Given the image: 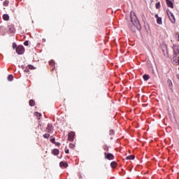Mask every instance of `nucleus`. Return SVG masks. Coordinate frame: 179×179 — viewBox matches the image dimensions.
<instances>
[{"label": "nucleus", "instance_id": "obj_14", "mask_svg": "<svg viewBox=\"0 0 179 179\" xmlns=\"http://www.w3.org/2000/svg\"><path fill=\"white\" fill-rule=\"evenodd\" d=\"M34 115L36 116V117H37L38 120H40V117H41V113H38V112H36V113H34Z\"/></svg>", "mask_w": 179, "mask_h": 179}, {"label": "nucleus", "instance_id": "obj_13", "mask_svg": "<svg viewBox=\"0 0 179 179\" xmlns=\"http://www.w3.org/2000/svg\"><path fill=\"white\" fill-rule=\"evenodd\" d=\"M144 80H149L150 76H149V75L148 74H145L143 76Z\"/></svg>", "mask_w": 179, "mask_h": 179}, {"label": "nucleus", "instance_id": "obj_2", "mask_svg": "<svg viewBox=\"0 0 179 179\" xmlns=\"http://www.w3.org/2000/svg\"><path fill=\"white\" fill-rule=\"evenodd\" d=\"M16 52L19 55H22V54L24 53V47L23 45H18L16 48Z\"/></svg>", "mask_w": 179, "mask_h": 179}, {"label": "nucleus", "instance_id": "obj_25", "mask_svg": "<svg viewBox=\"0 0 179 179\" xmlns=\"http://www.w3.org/2000/svg\"><path fill=\"white\" fill-rule=\"evenodd\" d=\"M24 45L27 46L29 45V41H26L24 43Z\"/></svg>", "mask_w": 179, "mask_h": 179}, {"label": "nucleus", "instance_id": "obj_34", "mask_svg": "<svg viewBox=\"0 0 179 179\" xmlns=\"http://www.w3.org/2000/svg\"><path fill=\"white\" fill-rule=\"evenodd\" d=\"M177 59V58L176 57V56H174L173 57V61H176Z\"/></svg>", "mask_w": 179, "mask_h": 179}, {"label": "nucleus", "instance_id": "obj_9", "mask_svg": "<svg viewBox=\"0 0 179 179\" xmlns=\"http://www.w3.org/2000/svg\"><path fill=\"white\" fill-rule=\"evenodd\" d=\"M60 167H66L68 166V163H65L64 162H61L59 164Z\"/></svg>", "mask_w": 179, "mask_h": 179}, {"label": "nucleus", "instance_id": "obj_31", "mask_svg": "<svg viewBox=\"0 0 179 179\" xmlns=\"http://www.w3.org/2000/svg\"><path fill=\"white\" fill-rule=\"evenodd\" d=\"M113 134H115L114 130H111V131H110V135H113Z\"/></svg>", "mask_w": 179, "mask_h": 179}, {"label": "nucleus", "instance_id": "obj_38", "mask_svg": "<svg viewBox=\"0 0 179 179\" xmlns=\"http://www.w3.org/2000/svg\"><path fill=\"white\" fill-rule=\"evenodd\" d=\"M129 171H132V169H129Z\"/></svg>", "mask_w": 179, "mask_h": 179}, {"label": "nucleus", "instance_id": "obj_30", "mask_svg": "<svg viewBox=\"0 0 179 179\" xmlns=\"http://www.w3.org/2000/svg\"><path fill=\"white\" fill-rule=\"evenodd\" d=\"M55 145L56 146H60V145H61V143H55Z\"/></svg>", "mask_w": 179, "mask_h": 179}, {"label": "nucleus", "instance_id": "obj_39", "mask_svg": "<svg viewBox=\"0 0 179 179\" xmlns=\"http://www.w3.org/2000/svg\"><path fill=\"white\" fill-rule=\"evenodd\" d=\"M137 29H139V27H138V25H137Z\"/></svg>", "mask_w": 179, "mask_h": 179}, {"label": "nucleus", "instance_id": "obj_27", "mask_svg": "<svg viewBox=\"0 0 179 179\" xmlns=\"http://www.w3.org/2000/svg\"><path fill=\"white\" fill-rule=\"evenodd\" d=\"M28 66L30 69H34V66L32 65H29Z\"/></svg>", "mask_w": 179, "mask_h": 179}, {"label": "nucleus", "instance_id": "obj_21", "mask_svg": "<svg viewBox=\"0 0 179 179\" xmlns=\"http://www.w3.org/2000/svg\"><path fill=\"white\" fill-rule=\"evenodd\" d=\"M168 83L169 84V87H171L173 86V83H171V80H168Z\"/></svg>", "mask_w": 179, "mask_h": 179}, {"label": "nucleus", "instance_id": "obj_37", "mask_svg": "<svg viewBox=\"0 0 179 179\" xmlns=\"http://www.w3.org/2000/svg\"><path fill=\"white\" fill-rule=\"evenodd\" d=\"M178 41H179V35H178Z\"/></svg>", "mask_w": 179, "mask_h": 179}, {"label": "nucleus", "instance_id": "obj_16", "mask_svg": "<svg viewBox=\"0 0 179 179\" xmlns=\"http://www.w3.org/2000/svg\"><path fill=\"white\" fill-rule=\"evenodd\" d=\"M157 23L158 24H163V22L162 21V17L157 19Z\"/></svg>", "mask_w": 179, "mask_h": 179}, {"label": "nucleus", "instance_id": "obj_8", "mask_svg": "<svg viewBox=\"0 0 179 179\" xmlns=\"http://www.w3.org/2000/svg\"><path fill=\"white\" fill-rule=\"evenodd\" d=\"M135 159L134 155H129L126 157V160H134Z\"/></svg>", "mask_w": 179, "mask_h": 179}, {"label": "nucleus", "instance_id": "obj_22", "mask_svg": "<svg viewBox=\"0 0 179 179\" xmlns=\"http://www.w3.org/2000/svg\"><path fill=\"white\" fill-rule=\"evenodd\" d=\"M17 47V45L16 44V43H13V50H15Z\"/></svg>", "mask_w": 179, "mask_h": 179}, {"label": "nucleus", "instance_id": "obj_15", "mask_svg": "<svg viewBox=\"0 0 179 179\" xmlns=\"http://www.w3.org/2000/svg\"><path fill=\"white\" fill-rule=\"evenodd\" d=\"M34 104H36V103L34 102V100L31 99L29 101V106H31V107H33L34 106Z\"/></svg>", "mask_w": 179, "mask_h": 179}, {"label": "nucleus", "instance_id": "obj_29", "mask_svg": "<svg viewBox=\"0 0 179 179\" xmlns=\"http://www.w3.org/2000/svg\"><path fill=\"white\" fill-rule=\"evenodd\" d=\"M136 23H137L138 26H141V22H139V20H136Z\"/></svg>", "mask_w": 179, "mask_h": 179}, {"label": "nucleus", "instance_id": "obj_32", "mask_svg": "<svg viewBox=\"0 0 179 179\" xmlns=\"http://www.w3.org/2000/svg\"><path fill=\"white\" fill-rule=\"evenodd\" d=\"M43 137L46 138H50V136H48V135H43Z\"/></svg>", "mask_w": 179, "mask_h": 179}, {"label": "nucleus", "instance_id": "obj_19", "mask_svg": "<svg viewBox=\"0 0 179 179\" xmlns=\"http://www.w3.org/2000/svg\"><path fill=\"white\" fill-rule=\"evenodd\" d=\"M8 5H9V1L6 0V1L3 2V6H8Z\"/></svg>", "mask_w": 179, "mask_h": 179}, {"label": "nucleus", "instance_id": "obj_18", "mask_svg": "<svg viewBox=\"0 0 179 179\" xmlns=\"http://www.w3.org/2000/svg\"><path fill=\"white\" fill-rule=\"evenodd\" d=\"M73 135H69L68 136V139H69V141H73Z\"/></svg>", "mask_w": 179, "mask_h": 179}, {"label": "nucleus", "instance_id": "obj_35", "mask_svg": "<svg viewBox=\"0 0 179 179\" xmlns=\"http://www.w3.org/2000/svg\"><path fill=\"white\" fill-rule=\"evenodd\" d=\"M176 64H178V65H179V59L176 62Z\"/></svg>", "mask_w": 179, "mask_h": 179}, {"label": "nucleus", "instance_id": "obj_4", "mask_svg": "<svg viewBox=\"0 0 179 179\" xmlns=\"http://www.w3.org/2000/svg\"><path fill=\"white\" fill-rule=\"evenodd\" d=\"M104 156L108 160H114V155L111 153L105 152Z\"/></svg>", "mask_w": 179, "mask_h": 179}, {"label": "nucleus", "instance_id": "obj_6", "mask_svg": "<svg viewBox=\"0 0 179 179\" xmlns=\"http://www.w3.org/2000/svg\"><path fill=\"white\" fill-rule=\"evenodd\" d=\"M46 132H49V134H51L52 132V125L48 124V127L46 128Z\"/></svg>", "mask_w": 179, "mask_h": 179}, {"label": "nucleus", "instance_id": "obj_40", "mask_svg": "<svg viewBox=\"0 0 179 179\" xmlns=\"http://www.w3.org/2000/svg\"><path fill=\"white\" fill-rule=\"evenodd\" d=\"M45 135H47V134H45Z\"/></svg>", "mask_w": 179, "mask_h": 179}, {"label": "nucleus", "instance_id": "obj_1", "mask_svg": "<svg viewBox=\"0 0 179 179\" xmlns=\"http://www.w3.org/2000/svg\"><path fill=\"white\" fill-rule=\"evenodd\" d=\"M128 27L131 31L135 30V12L134 11L130 13V22H129Z\"/></svg>", "mask_w": 179, "mask_h": 179}, {"label": "nucleus", "instance_id": "obj_24", "mask_svg": "<svg viewBox=\"0 0 179 179\" xmlns=\"http://www.w3.org/2000/svg\"><path fill=\"white\" fill-rule=\"evenodd\" d=\"M50 141L52 142V143H57V142H55V138H51Z\"/></svg>", "mask_w": 179, "mask_h": 179}, {"label": "nucleus", "instance_id": "obj_17", "mask_svg": "<svg viewBox=\"0 0 179 179\" xmlns=\"http://www.w3.org/2000/svg\"><path fill=\"white\" fill-rule=\"evenodd\" d=\"M8 80H9V82H12V80H13V75H9L8 76Z\"/></svg>", "mask_w": 179, "mask_h": 179}, {"label": "nucleus", "instance_id": "obj_11", "mask_svg": "<svg viewBox=\"0 0 179 179\" xmlns=\"http://www.w3.org/2000/svg\"><path fill=\"white\" fill-rule=\"evenodd\" d=\"M110 166L112 167V169H115V167H117V162H111Z\"/></svg>", "mask_w": 179, "mask_h": 179}, {"label": "nucleus", "instance_id": "obj_5", "mask_svg": "<svg viewBox=\"0 0 179 179\" xmlns=\"http://www.w3.org/2000/svg\"><path fill=\"white\" fill-rule=\"evenodd\" d=\"M166 5L169 8H171V9L174 8V4L170 0H166Z\"/></svg>", "mask_w": 179, "mask_h": 179}, {"label": "nucleus", "instance_id": "obj_36", "mask_svg": "<svg viewBox=\"0 0 179 179\" xmlns=\"http://www.w3.org/2000/svg\"><path fill=\"white\" fill-rule=\"evenodd\" d=\"M13 31L12 30V29H10V33H13Z\"/></svg>", "mask_w": 179, "mask_h": 179}, {"label": "nucleus", "instance_id": "obj_20", "mask_svg": "<svg viewBox=\"0 0 179 179\" xmlns=\"http://www.w3.org/2000/svg\"><path fill=\"white\" fill-rule=\"evenodd\" d=\"M157 9H160V2H158L155 5Z\"/></svg>", "mask_w": 179, "mask_h": 179}, {"label": "nucleus", "instance_id": "obj_10", "mask_svg": "<svg viewBox=\"0 0 179 179\" xmlns=\"http://www.w3.org/2000/svg\"><path fill=\"white\" fill-rule=\"evenodd\" d=\"M3 20H6V21L9 20V15L4 14V15H3Z\"/></svg>", "mask_w": 179, "mask_h": 179}, {"label": "nucleus", "instance_id": "obj_12", "mask_svg": "<svg viewBox=\"0 0 179 179\" xmlns=\"http://www.w3.org/2000/svg\"><path fill=\"white\" fill-rule=\"evenodd\" d=\"M59 150H57V149H55V150H53V151H52V154H53L55 156H57V155H59Z\"/></svg>", "mask_w": 179, "mask_h": 179}, {"label": "nucleus", "instance_id": "obj_23", "mask_svg": "<svg viewBox=\"0 0 179 179\" xmlns=\"http://www.w3.org/2000/svg\"><path fill=\"white\" fill-rule=\"evenodd\" d=\"M103 149H104V150H106V152H108V150H109L108 146L105 145V146L103 147Z\"/></svg>", "mask_w": 179, "mask_h": 179}, {"label": "nucleus", "instance_id": "obj_26", "mask_svg": "<svg viewBox=\"0 0 179 179\" xmlns=\"http://www.w3.org/2000/svg\"><path fill=\"white\" fill-rule=\"evenodd\" d=\"M49 64H50V65H53V64H54V60H50V61L49 62Z\"/></svg>", "mask_w": 179, "mask_h": 179}, {"label": "nucleus", "instance_id": "obj_3", "mask_svg": "<svg viewBox=\"0 0 179 179\" xmlns=\"http://www.w3.org/2000/svg\"><path fill=\"white\" fill-rule=\"evenodd\" d=\"M167 15H168L171 23H173V24L176 23V17H174V15L172 14V13L170 11H167Z\"/></svg>", "mask_w": 179, "mask_h": 179}, {"label": "nucleus", "instance_id": "obj_33", "mask_svg": "<svg viewBox=\"0 0 179 179\" xmlns=\"http://www.w3.org/2000/svg\"><path fill=\"white\" fill-rule=\"evenodd\" d=\"M155 17H156V19H159L160 17H159V15L156 14Z\"/></svg>", "mask_w": 179, "mask_h": 179}, {"label": "nucleus", "instance_id": "obj_28", "mask_svg": "<svg viewBox=\"0 0 179 179\" xmlns=\"http://www.w3.org/2000/svg\"><path fill=\"white\" fill-rule=\"evenodd\" d=\"M65 153L68 154L69 153V150L68 148H65Z\"/></svg>", "mask_w": 179, "mask_h": 179}, {"label": "nucleus", "instance_id": "obj_7", "mask_svg": "<svg viewBox=\"0 0 179 179\" xmlns=\"http://www.w3.org/2000/svg\"><path fill=\"white\" fill-rule=\"evenodd\" d=\"M173 54L175 55H178L179 54V49H178V47L177 46H175L174 48H173Z\"/></svg>", "mask_w": 179, "mask_h": 179}]
</instances>
